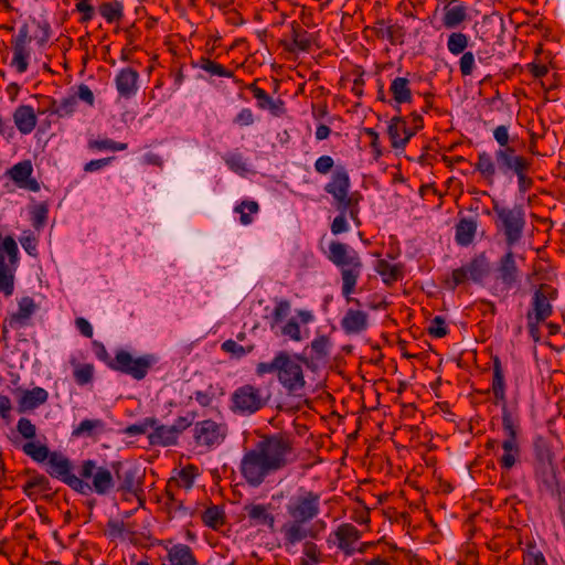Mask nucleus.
Returning a JSON list of instances; mask_svg holds the SVG:
<instances>
[{
	"label": "nucleus",
	"instance_id": "nucleus-1",
	"mask_svg": "<svg viewBox=\"0 0 565 565\" xmlns=\"http://www.w3.org/2000/svg\"><path fill=\"white\" fill-rule=\"evenodd\" d=\"M295 460V440L288 433L264 434L250 449H246L239 472L245 482L253 488L291 465Z\"/></svg>",
	"mask_w": 565,
	"mask_h": 565
},
{
	"label": "nucleus",
	"instance_id": "nucleus-55",
	"mask_svg": "<svg viewBox=\"0 0 565 565\" xmlns=\"http://www.w3.org/2000/svg\"><path fill=\"white\" fill-rule=\"evenodd\" d=\"M531 164L532 162L530 161L529 164H525L513 173L518 178V186L521 194H525L533 186V179L527 175Z\"/></svg>",
	"mask_w": 565,
	"mask_h": 565
},
{
	"label": "nucleus",
	"instance_id": "nucleus-15",
	"mask_svg": "<svg viewBox=\"0 0 565 565\" xmlns=\"http://www.w3.org/2000/svg\"><path fill=\"white\" fill-rule=\"evenodd\" d=\"M227 436V426L213 419L198 422L193 429V438L198 446L212 449L220 446Z\"/></svg>",
	"mask_w": 565,
	"mask_h": 565
},
{
	"label": "nucleus",
	"instance_id": "nucleus-54",
	"mask_svg": "<svg viewBox=\"0 0 565 565\" xmlns=\"http://www.w3.org/2000/svg\"><path fill=\"white\" fill-rule=\"evenodd\" d=\"M157 425V418L146 417L142 422L127 426L124 433L128 436H139L148 431L149 428Z\"/></svg>",
	"mask_w": 565,
	"mask_h": 565
},
{
	"label": "nucleus",
	"instance_id": "nucleus-19",
	"mask_svg": "<svg viewBox=\"0 0 565 565\" xmlns=\"http://www.w3.org/2000/svg\"><path fill=\"white\" fill-rule=\"evenodd\" d=\"M46 472L74 491L77 475L74 473V466L70 458L60 452L52 451L46 462Z\"/></svg>",
	"mask_w": 565,
	"mask_h": 565
},
{
	"label": "nucleus",
	"instance_id": "nucleus-46",
	"mask_svg": "<svg viewBox=\"0 0 565 565\" xmlns=\"http://www.w3.org/2000/svg\"><path fill=\"white\" fill-rule=\"evenodd\" d=\"M22 450L26 456L31 457L36 462L47 461L52 454L47 446L35 444L33 441L25 443L22 446Z\"/></svg>",
	"mask_w": 565,
	"mask_h": 565
},
{
	"label": "nucleus",
	"instance_id": "nucleus-64",
	"mask_svg": "<svg viewBox=\"0 0 565 565\" xmlns=\"http://www.w3.org/2000/svg\"><path fill=\"white\" fill-rule=\"evenodd\" d=\"M233 122L239 127L252 126L255 122V116L250 108H242L234 117Z\"/></svg>",
	"mask_w": 565,
	"mask_h": 565
},
{
	"label": "nucleus",
	"instance_id": "nucleus-44",
	"mask_svg": "<svg viewBox=\"0 0 565 565\" xmlns=\"http://www.w3.org/2000/svg\"><path fill=\"white\" fill-rule=\"evenodd\" d=\"M201 519L204 525L213 530L221 529L226 522L224 509L220 505L206 508Z\"/></svg>",
	"mask_w": 565,
	"mask_h": 565
},
{
	"label": "nucleus",
	"instance_id": "nucleus-25",
	"mask_svg": "<svg viewBox=\"0 0 565 565\" xmlns=\"http://www.w3.org/2000/svg\"><path fill=\"white\" fill-rule=\"evenodd\" d=\"M259 79L247 84L248 89L257 102V107L262 110H268L274 117H280L286 113L285 103L280 98L274 99L265 89L258 87Z\"/></svg>",
	"mask_w": 565,
	"mask_h": 565
},
{
	"label": "nucleus",
	"instance_id": "nucleus-18",
	"mask_svg": "<svg viewBox=\"0 0 565 565\" xmlns=\"http://www.w3.org/2000/svg\"><path fill=\"white\" fill-rule=\"evenodd\" d=\"M362 533L351 523H341L327 539L329 546H337L345 556H352L356 552V543Z\"/></svg>",
	"mask_w": 565,
	"mask_h": 565
},
{
	"label": "nucleus",
	"instance_id": "nucleus-21",
	"mask_svg": "<svg viewBox=\"0 0 565 565\" xmlns=\"http://www.w3.org/2000/svg\"><path fill=\"white\" fill-rule=\"evenodd\" d=\"M331 349V341L328 335H318L310 344V355L302 353L303 364L311 371L327 364Z\"/></svg>",
	"mask_w": 565,
	"mask_h": 565
},
{
	"label": "nucleus",
	"instance_id": "nucleus-57",
	"mask_svg": "<svg viewBox=\"0 0 565 565\" xmlns=\"http://www.w3.org/2000/svg\"><path fill=\"white\" fill-rule=\"evenodd\" d=\"M427 331L430 337L438 339L446 337L449 332L445 319L440 316H436L431 319Z\"/></svg>",
	"mask_w": 565,
	"mask_h": 565
},
{
	"label": "nucleus",
	"instance_id": "nucleus-9",
	"mask_svg": "<svg viewBox=\"0 0 565 565\" xmlns=\"http://www.w3.org/2000/svg\"><path fill=\"white\" fill-rule=\"evenodd\" d=\"M302 365H305L302 354H290L287 351H280L277 380L289 396H302L306 387Z\"/></svg>",
	"mask_w": 565,
	"mask_h": 565
},
{
	"label": "nucleus",
	"instance_id": "nucleus-22",
	"mask_svg": "<svg viewBox=\"0 0 565 565\" xmlns=\"http://www.w3.org/2000/svg\"><path fill=\"white\" fill-rule=\"evenodd\" d=\"M290 28V41H280V45L284 47V50L289 53H296L298 51L309 52L312 44L316 42L315 34L308 32L301 26L300 23L296 21L291 22Z\"/></svg>",
	"mask_w": 565,
	"mask_h": 565
},
{
	"label": "nucleus",
	"instance_id": "nucleus-59",
	"mask_svg": "<svg viewBox=\"0 0 565 565\" xmlns=\"http://www.w3.org/2000/svg\"><path fill=\"white\" fill-rule=\"evenodd\" d=\"M221 349L226 352L231 353L232 355L236 358H242L249 353L253 350V347H248L247 349L243 345L238 344L236 341L228 339L224 341L221 345Z\"/></svg>",
	"mask_w": 565,
	"mask_h": 565
},
{
	"label": "nucleus",
	"instance_id": "nucleus-8",
	"mask_svg": "<svg viewBox=\"0 0 565 565\" xmlns=\"http://www.w3.org/2000/svg\"><path fill=\"white\" fill-rule=\"evenodd\" d=\"M493 212L497 215V228L503 233L507 246L512 248L523 237L526 225L523 205L515 204L513 207H508L493 200Z\"/></svg>",
	"mask_w": 565,
	"mask_h": 565
},
{
	"label": "nucleus",
	"instance_id": "nucleus-62",
	"mask_svg": "<svg viewBox=\"0 0 565 565\" xmlns=\"http://www.w3.org/2000/svg\"><path fill=\"white\" fill-rule=\"evenodd\" d=\"M476 58L472 52H465L459 61V70L462 76H470L473 73Z\"/></svg>",
	"mask_w": 565,
	"mask_h": 565
},
{
	"label": "nucleus",
	"instance_id": "nucleus-33",
	"mask_svg": "<svg viewBox=\"0 0 565 565\" xmlns=\"http://www.w3.org/2000/svg\"><path fill=\"white\" fill-rule=\"evenodd\" d=\"M17 129L22 135L31 134L38 124V116L33 107L30 105H20L12 115Z\"/></svg>",
	"mask_w": 565,
	"mask_h": 565
},
{
	"label": "nucleus",
	"instance_id": "nucleus-2",
	"mask_svg": "<svg viewBox=\"0 0 565 565\" xmlns=\"http://www.w3.org/2000/svg\"><path fill=\"white\" fill-rule=\"evenodd\" d=\"M491 361L492 381L489 391L494 396V404L501 407L502 428L507 436L501 444L503 454L498 458V463L503 471H510L521 460V448L518 440L520 430L519 419L508 406L507 382L501 359L498 355H493Z\"/></svg>",
	"mask_w": 565,
	"mask_h": 565
},
{
	"label": "nucleus",
	"instance_id": "nucleus-35",
	"mask_svg": "<svg viewBox=\"0 0 565 565\" xmlns=\"http://www.w3.org/2000/svg\"><path fill=\"white\" fill-rule=\"evenodd\" d=\"M244 510L246 511L252 525H263L274 530L275 516L270 513L268 505L252 503L245 505Z\"/></svg>",
	"mask_w": 565,
	"mask_h": 565
},
{
	"label": "nucleus",
	"instance_id": "nucleus-24",
	"mask_svg": "<svg viewBox=\"0 0 565 565\" xmlns=\"http://www.w3.org/2000/svg\"><path fill=\"white\" fill-rule=\"evenodd\" d=\"M534 477L537 483V489L541 492L556 497L563 490L561 489L557 469L554 463L534 466Z\"/></svg>",
	"mask_w": 565,
	"mask_h": 565
},
{
	"label": "nucleus",
	"instance_id": "nucleus-42",
	"mask_svg": "<svg viewBox=\"0 0 565 565\" xmlns=\"http://www.w3.org/2000/svg\"><path fill=\"white\" fill-rule=\"evenodd\" d=\"M443 24L447 29H455L460 25L468 17L467 7L463 3H459L452 7H444Z\"/></svg>",
	"mask_w": 565,
	"mask_h": 565
},
{
	"label": "nucleus",
	"instance_id": "nucleus-6",
	"mask_svg": "<svg viewBox=\"0 0 565 565\" xmlns=\"http://www.w3.org/2000/svg\"><path fill=\"white\" fill-rule=\"evenodd\" d=\"M115 490L111 467L100 466L94 459L82 460L77 467L74 491L82 495H107Z\"/></svg>",
	"mask_w": 565,
	"mask_h": 565
},
{
	"label": "nucleus",
	"instance_id": "nucleus-4",
	"mask_svg": "<svg viewBox=\"0 0 565 565\" xmlns=\"http://www.w3.org/2000/svg\"><path fill=\"white\" fill-rule=\"evenodd\" d=\"M327 258L340 269L342 280L341 294L347 302H353L360 307L361 301L352 297L364 267L360 254L345 243L332 241L329 244Z\"/></svg>",
	"mask_w": 565,
	"mask_h": 565
},
{
	"label": "nucleus",
	"instance_id": "nucleus-60",
	"mask_svg": "<svg viewBox=\"0 0 565 565\" xmlns=\"http://www.w3.org/2000/svg\"><path fill=\"white\" fill-rule=\"evenodd\" d=\"M76 11H78L82 15L79 18V23L89 22L95 15V9L90 4V0H76Z\"/></svg>",
	"mask_w": 565,
	"mask_h": 565
},
{
	"label": "nucleus",
	"instance_id": "nucleus-39",
	"mask_svg": "<svg viewBox=\"0 0 565 565\" xmlns=\"http://www.w3.org/2000/svg\"><path fill=\"white\" fill-rule=\"evenodd\" d=\"M199 475V468L195 465L188 463L169 479L171 480L172 487H178L180 490H190Z\"/></svg>",
	"mask_w": 565,
	"mask_h": 565
},
{
	"label": "nucleus",
	"instance_id": "nucleus-36",
	"mask_svg": "<svg viewBox=\"0 0 565 565\" xmlns=\"http://www.w3.org/2000/svg\"><path fill=\"white\" fill-rule=\"evenodd\" d=\"M478 228V222L472 217H462L456 224L455 241L457 245L467 247L469 246L476 236Z\"/></svg>",
	"mask_w": 565,
	"mask_h": 565
},
{
	"label": "nucleus",
	"instance_id": "nucleus-10",
	"mask_svg": "<svg viewBox=\"0 0 565 565\" xmlns=\"http://www.w3.org/2000/svg\"><path fill=\"white\" fill-rule=\"evenodd\" d=\"M351 181L344 167H337L330 181L324 185V191L334 200V206L339 213L347 214L360 206L362 195L360 192H350Z\"/></svg>",
	"mask_w": 565,
	"mask_h": 565
},
{
	"label": "nucleus",
	"instance_id": "nucleus-30",
	"mask_svg": "<svg viewBox=\"0 0 565 565\" xmlns=\"http://www.w3.org/2000/svg\"><path fill=\"white\" fill-rule=\"evenodd\" d=\"M345 334H360L369 328V315L358 309H348L340 321Z\"/></svg>",
	"mask_w": 565,
	"mask_h": 565
},
{
	"label": "nucleus",
	"instance_id": "nucleus-29",
	"mask_svg": "<svg viewBox=\"0 0 565 565\" xmlns=\"http://www.w3.org/2000/svg\"><path fill=\"white\" fill-rule=\"evenodd\" d=\"M388 92L392 96V106L397 113H401V105L411 104L413 102L411 81L407 77L397 76L393 78Z\"/></svg>",
	"mask_w": 565,
	"mask_h": 565
},
{
	"label": "nucleus",
	"instance_id": "nucleus-31",
	"mask_svg": "<svg viewBox=\"0 0 565 565\" xmlns=\"http://www.w3.org/2000/svg\"><path fill=\"white\" fill-rule=\"evenodd\" d=\"M107 431L106 423L100 418H85L73 427L72 438H90L97 441Z\"/></svg>",
	"mask_w": 565,
	"mask_h": 565
},
{
	"label": "nucleus",
	"instance_id": "nucleus-40",
	"mask_svg": "<svg viewBox=\"0 0 565 565\" xmlns=\"http://www.w3.org/2000/svg\"><path fill=\"white\" fill-rule=\"evenodd\" d=\"M51 490L50 480L40 473L33 475L23 486V492L30 499L36 500L40 494Z\"/></svg>",
	"mask_w": 565,
	"mask_h": 565
},
{
	"label": "nucleus",
	"instance_id": "nucleus-43",
	"mask_svg": "<svg viewBox=\"0 0 565 565\" xmlns=\"http://www.w3.org/2000/svg\"><path fill=\"white\" fill-rule=\"evenodd\" d=\"M192 66L201 68L209 73L211 76L233 78L234 73L222 64L211 60L207 56H201L196 62H192Z\"/></svg>",
	"mask_w": 565,
	"mask_h": 565
},
{
	"label": "nucleus",
	"instance_id": "nucleus-26",
	"mask_svg": "<svg viewBox=\"0 0 565 565\" xmlns=\"http://www.w3.org/2000/svg\"><path fill=\"white\" fill-rule=\"evenodd\" d=\"M18 412L25 413L34 411L49 399V393L43 387H34L32 390L17 388Z\"/></svg>",
	"mask_w": 565,
	"mask_h": 565
},
{
	"label": "nucleus",
	"instance_id": "nucleus-63",
	"mask_svg": "<svg viewBox=\"0 0 565 565\" xmlns=\"http://www.w3.org/2000/svg\"><path fill=\"white\" fill-rule=\"evenodd\" d=\"M281 334L297 342L302 340L300 326L294 318L281 328Z\"/></svg>",
	"mask_w": 565,
	"mask_h": 565
},
{
	"label": "nucleus",
	"instance_id": "nucleus-7",
	"mask_svg": "<svg viewBox=\"0 0 565 565\" xmlns=\"http://www.w3.org/2000/svg\"><path fill=\"white\" fill-rule=\"evenodd\" d=\"M270 397L271 394L268 390L245 383L231 394L228 408L234 415L252 416L266 407Z\"/></svg>",
	"mask_w": 565,
	"mask_h": 565
},
{
	"label": "nucleus",
	"instance_id": "nucleus-49",
	"mask_svg": "<svg viewBox=\"0 0 565 565\" xmlns=\"http://www.w3.org/2000/svg\"><path fill=\"white\" fill-rule=\"evenodd\" d=\"M469 38L467 34L462 32H452L448 36L447 49L454 54L458 55L465 53V50L468 47Z\"/></svg>",
	"mask_w": 565,
	"mask_h": 565
},
{
	"label": "nucleus",
	"instance_id": "nucleus-53",
	"mask_svg": "<svg viewBox=\"0 0 565 565\" xmlns=\"http://www.w3.org/2000/svg\"><path fill=\"white\" fill-rule=\"evenodd\" d=\"M302 554L301 558L309 561L315 564H320L323 561V554L320 547L312 541H306L302 545Z\"/></svg>",
	"mask_w": 565,
	"mask_h": 565
},
{
	"label": "nucleus",
	"instance_id": "nucleus-32",
	"mask_svg": "<svg viewBox=\"0 0 565 565\" xmlns=\"http://www.w3.org/2000/svg\"><path fill=\"white\" fill-rule=\"evenodd\" d=\"M306 521H299L298 519H291L281 526V533L284 536L285 545H295L307 537H316V534L311 530L305 527Z\"/></svg>",
	"mask_w": 565,
	"mask_h": 565
},
{
	"label": "nucleus",
	"instance_id": "nucleus-38",
	"mask_svg": "<svg viewBox=\"0 0 565 565\" xmlns=\"http://www.w3.org/2000/svg\"><path fill=\"white\" fill-rule=\"evenodd\" d=\"M375 270L382 277V280L386 286H392L404 277V265L399 263L391 264L386 259H379L376 262Z\"/></svg>",
	"mask_w": 565,
	"mask_h": 565
},
{
	"label": "nucleus",
	"instance_id": "nucleus-41",
	"mask_svg": "<svg viewBox=\"0 0 565 565\" xmlns=\"http://www.w3.org/2000/svg\"><path fill=\"white\" fill-rule=\"evenodd\" d=\"M533 452L535 458L534 466H544L554 463V454L551 449L548 440L542 436H537L533 441Z\"/></svg>",
	"mask_w": 565,
	"mask_h": 565
},
{
	"label": "nucleus",
	"instance_id": "nucleus-17",
	"mask_svg": "<svg viewBox=\"0 0 565 565\" xmlns=\"http://www.w3.org/2000/svg\"><path fill=\"white\" fill-rule=\"evenodd\" d=\"M558 297L557 289L550 284H540L532 296L531 309L526 315H531L536 320H546L553 315L552 301Z\"/></svg>",
	"mask_w": 565,
	"mask_h": 565
},
{
	"label": "nucleus",
	"instance_id": "nucleus-34",
	"mask_svg": "<svg viewBox=\"0 0 565 565\" xmlns=\"http://www.w3.org/2000/svg\"><path fill=\"white\" fill-rule=\"evenodd\" d=\"M36 310V305L31 297H23L19 301V309L17 312L12 313L8 319H6V323L11 329L21 328L28 326L29 320L32 315Z\"/></svg>",
	"mask_w": 565,
	"mask_h": 565
},
{
	"label": "nucleus",
	"instance_id": "nucleus-52",
	"mask_svg": "<svg viewBox=\"0 0 565 565\" xmlns=\"http://www.w3.org/2000/svg\"><path fill=\"white\" fill-rule=\"evenodd\" d=\"M164 509L169 519L192 515V511L183 504V500L180 498H177L175 501H166Z\"/></svg>",
	"mask_w": 565,
	"mask_h": 565
},
{
	"label": "nucleus",
	"instance_id": "nucleus-23",
	"mask_svg": "<svg viewBox=\"0 0 565 565\" xmlns=\"http://www.w3.org/2000/svg\"><path fill=\"white\" fill-rule=\"evenodd\" d=\"M32 162L30 160H23L12 166L6 174L15 183L18 188L25 189L31 192H39L40 183L36 179L32 178Z\"/></svg>",
	"mask_w": 565,
	"mask_h": 565
},
{
	"label": "nucleus",
	"instance_id": "nucleus-37",
	"mask_svg": "<svg viewBox=\"0 0 565 565\" xmlns=\"http://www.w3.org/2000/svg\"><path fill=\"white\" fill-rule=\"evenodd\" d=\"M153 430L148 435L149 444L151 446H174L178 443L179 436L175 434V430L172 426L167 425H154L151 427Z\"/></svg>",
	"mask_w": 565,
	"mask_h": 565
},
{
	"label": "nucleus",
	"instance_id": "nucleus-47",
	"mask_svg": "<svg viewBox=\"0 0 565 565\" xmlns=\"http://www.w3.org/2000/svg\"><path fill=\"white\" fill-rule=\"evenodd\" d=\"M73 377L79 386L92 383L94 379V365L90 363L74 364Z\"/></svg>",
	"mask_w": 565,
	"mask_h": 565
},
{
	"label": "nucleus",
	"instance_id": "nucleus-13",
	"mask_svg": "<svg viewBox=\"0 0 565 565\" xmlns=\"http://www.w3.org/2000/svg\"><path fill=\"white\" fill-rule=\"evenodd\" d=\"M110 467L115 477L114 491L136 494L141 490L143 476L137 465L116 460L110 462Z\"/></svg>",
	"mask_w": 565,
	"mask_h": 565
},
{
	"label": "nucleus",
	"instance_id": "nucleus-45",
	"mask_svg": "<svg viewBox=\"0 0 565 565\" xmlns=\"http://www.w3.org/2000/svg\"><path fill=\"white\" fill-rule=\"evenodd\" d=\"M98 12L108 23L119 22L124 17V6L117 0L103 2Z\"/></svg>",
	"mask_w": 565,
	"mask_h": 565
},
{
	"label": "nucleus",
	"instance_id": "nucleus-11",
	"mask_svg": "<svg viewBox=\"0 0 565 565\" xmlns=\"http://www.w3.org/2000/svg\"><path fill=\"white\" fill-rule=\"evenodd\" d=\"M158 361V356L152 353L135 358L128 351L119 349L115 352L111 370L129 375L136 381H142Z\"/></svg>",
	"mask_w": 565,
	"mask_h": 565
},
{
	"label": "nucleus",
	"instance_id": "nucleus-48",
	"mask_svg": "<svg viewBox=\"0 0 565 565\" xmlns=\"http://www.w3.org/2000/svg\"><path fill=\"white\" fill-rule=\"evenodd\" d=\"M31 223L35 230H41L45 226L49 215L47 202H41L33 205L30 210Z\"/></svg>",
	"mask_w": 565,
	"mask_h": 565
},
{
	"label": "nucleus",
	"instance_id": "nucleus-28",
	"mask_svg": "<svg viewBox=\"0 0 565 565\" xmlns=\"http://www.w3.org/2000/svg\"><path fill=\"white\" fill-rule=\"evenodd\" d=\"M138 71L132 67L121 68L115 77L118 95L125 99H130L138 92Z\"/></svg>",
	"mask_w": 565,
	"mask_h": 565
},
{
	"label": "nucleus",
	"instance_id": "nucleus-14",
	"mask_svg": "<svg viewBox=\"0 0 565 565\" xmlns=\"http://www.w3.org/2000/svg\"><path fill=\"white\" fill-rule=\"evenodd\" d=\"M290 519L310 522L320 513V494L313 491H300L287 504Z\"/></svg>",
	"mask_w": 565,
	"mask_h": 565
},
{
	"label": "nucleus",
	"instance_id": "nucleus-56",
	"mask_svg": "<svg viewBox=\"0 0 565 565\" xmlns=\"http://www.w3.org/2000/svg\"><path fill=\"white\" fill-rule=\"evenodd\" d=\"M77 107V99L75 95H68L61 100H58V109L57 117H68L72 116Z\"/></svg>",
	"mask_w": 565,
	"mask_h": 565
},
{
	"label": "nucleus",
	"instance_id": "nucleus-27",
	"mask_svg": "<svg viewBox=\"0 0 565 565\" xmlns=\"http://www.w3.org/2000/svg\"><path fill=\"white\" fill-rule=\"evenodd\" d=\"M387 135L394 149H404L413 137L406 119L399 115L394 116L390 120Z\"/></svg>",
	"mask_w": 565,
	"mask_h": 565
},
{
	"label": "nucleus",
	"instance_id": "nucleus-61",
	"mask_svg": "<svg viewBox=\"0 0 565 565\" xmlns=\"http://www.w3.org/2000/svg\"><path fill=\"white\" fill-rule=\"evenodd\" d=\"M17 430L25 439H33L36 436L35 425L26 417H21L18 420Z\"/></svg>",
	"mask_w": 565,
	"mask_h": 565
},
{
	"label": "nucleus",
	"instance_id": "nucleus-51",
	"mask_svg": "<svg viewBox=\"0 0 565 565\" xmlns=\"http://www.w3.org/2000/svg\"><path fill=\"white\" fill-rule=\"evenodd\" d=\"M258 210L259 205L256 201H243L234 209L236 213H239V221L243 225L250 224L253 222L250 214L257 213Z\"/></svg>",
	"mask_w": 565,
	"mask_h": 565
},
{
	"label": "nucleus",
	"instance_id": "nucleus-5",
	"mask_svg": "<svg viewBox=\"0 0 565 565\" xmlns=\"http://www.w3.org/2000/svg\"><path fill=\"white\" fill-rule=\"evenodd\" d=\"M30 20L38 29L34 35L36 44L39 46H44L52 36V28L50 22L46 19L36 18H30ZM32 40L33 38L30 33L29 23L24 22L20 26L18 33L12 36L10 41L13 55L9 65L18 74H23L29 68L31 58V50L29 45Z\"/></svg>",
	"mask_w": 565,
	"mask_h": 565
},
{
	"label": "nucleus",
	"instance_id": "nucleus-20",
	"mask_svg": "<svg viewBox=\"0 0 565 565\" xmlns=\"http://www.w3.org/2000/svg\"><path fill=\"white\" fill-rule=\"evenodd\" d=\"M159 545L167 551V556L161 565H199L194 552L189 545L172 544V540H163Z\"/></svg>",
	"mask_w": 565,
	"mask_h": 565
},
{
	"label": "nucleus",
	"instance_id": "nucleus-50",
	"mask_svg": "<svg viewBox=\"0 0 565 565\" xmlns=\"http://www.w3.org/2000/svg\"><path fill=\"white\" fill-rule=\"evenodd\" d=\"M127 147H128L127 143L117 142V141H115L113 139H109V138H105V139H100V140H95V139L88 140V148L90 150H98V151H104V150L122 151V150H126Z\"/></svg>",
	"mask_w": 565,
	"mask_h": 565
},
{
	"label": "nucleus",
	"instance_id": "nucleus-3",
	"mask_svg": "<svg viewBox=\"0 0 565 565\" xmlns=\"http://www.w3.org/2000/svg\"><path fill=\"white\" fill-rule=\"evenodd\" d=\"M493 138L499 145L494 156L487 151L478 153L475 170L480 173L489 185H492L497 173L511 177L512 173L529 164L530 159L518 153L513 147V138L510 137L509 127L500 125L493 129Z\"/></svg>",
	"mask_w": 565,
	"mask_h": 565
},
{
	"label": "nucleus",
	"instance_id": "nucleus-58",
	"mask_svg": "<svg viewBox=\"0 0 565 565\" xmlns=\"http://www.w3.org/2000/svg\"><path fill=\"white\" fill-rule=\"evenodd\" d=\"M290 311V302L288 300H279L277 301L273 315H271V322L270 327L271 329L281 322L289 313Z\"/></svg>",
	"mask_w": 565,
	"mask_h": 565
},
{
	"label": "nucleus",
	"instance_id": "nucleus-12",
	"mask_svg": "<svg viewBox=\"0 0 565 565\" xmlns=\"http://www.w3.org/2000/svg\"><path fill=\"white\" fill-rule=\"evenodd\" d=\"M490 262L484 253H480L472 257L469 263L456 268L451 271L450 278L445 280V285L449 290H455L458 286L467 280L476 284H482L484 278L490 274Z\"/></svg>",
	"mask_w": 565,
	"mask_h": 565
},
{
	"label": "nucleus",
	"instance_id": "nucleus-16",
	"mask_svg": "<svg viewBox=\"0 0 565 565\" xmlns=\"http://www.w3.org/2000/svg\"><path fill=\"white\" fill-rule=\"evenodd\" d=\"M494 279L507 290L521 282L522 271L516 264V257L512 248L508 247V250L498 259L494 268Z\"/></svg>",
	"mask_w": 565,
	"mask_h": 565
}]
</instances>
